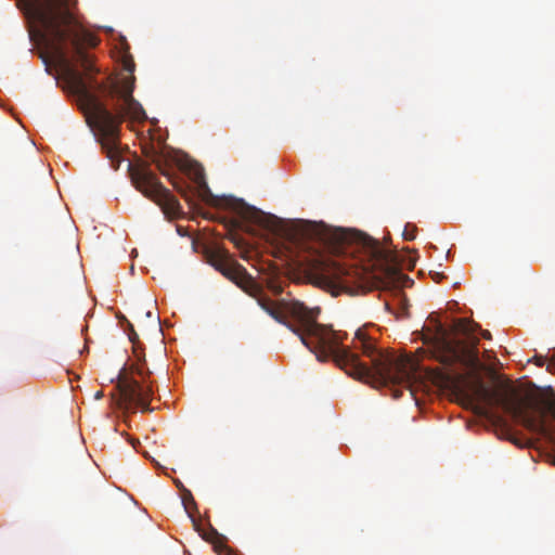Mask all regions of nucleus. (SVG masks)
Wrapping results in <instances>:
<instances>
[{"instance_id":"1","label":"nucleus","mask_w":555,"mask_h":555,"mask_svg":"<svg viewBox=\"0 0 555 555\" xmlns=\"http://www.w3.org/2000/svg\"><path fill=\"white\" fill-rule=\"evenodd\" d=\"M28 16L37 23V36L60 64L69 91L77 95L87 111L89 125L102 151L117 170L122 162L120 151L121 124L145 121L142 105L133 98L134 77H126L109 87V106L92 92L93 75L98 73L83 46L95 47L99 39L77 25L70 12L72 0H18Z\"/></svg>"},{"instance_id":"2","label":"nucleus","mask_w":555,"mask_h":555,"mask_svg":"<svg viewBox=\"0 0 555 555\" xmlns=\"http://www.w3.org/2000/svg\"><path fill=\"white\" fill-rule=\"evenodd\" d=\"M208 262L253 297L272 319L296 334L319 361L332 358L348 375L358 379L370 377L374 372L384 384L403 385L409 389L420 378L421 366L416 359L384 353L362 330H358L353 349L361 350L371 360L370 367L359 359L356 351L343 345L345 335L317 322L319 308L310 309L298 300H272L262 286L228 253L211 251Z\"/></svg>"},{"instance_id":"3","label":"nucleus","mask_w":555,"mask_h":555,"mask_svg":"<svg viewBox=\"0 0 555 555\" xmlns=\"http://www.w3.org/2000/svg\"><path fill=\"white\" fill-rule=\"evenodd\" d=\"M299 234L305 240L319 242L332 254L346 256L343 260L319 256L311 263V272L319 284L334 296L357 295L386 286L401 274L396 254L361 232L305 222Z\"/></svg>"},{"instance_id":"4","label":"nucleus","mask_w":555,"mask_h":555,"mask_svg":"<svg viewBox=\"0 0 555 555\" xmlns=\"http://www.w3.org/2000/svg\"><path fill=\"white\" fill-rule=\"evenodd\" d=\"M473 396L487 408L503 409L531 433L554 439V428L547 424L545 416L550 415L555 421V399L539 401L529 396H521L508 384L492 389L480 378L473 383Z\"/></svg>"},{"instance_id":"5","label":"nucleus","mask_w":555,"mask_h":555,"mask_svg":"<svg viewBox=\"0 0 555 555\" xmlns=\"http://www.w3.org/2000/svg\"><path fill=\"white\" fill-rule=\"evenodd\" d=\"M478 327V324L467 319L455 320L453 331L463 336L457 338L451 337L448 331L438 324L429 347L430 356L444 366L460 364L472 374H477L483 367L478 354L479 338L474 334Z\"/></svg>"},{"instance_id":"6","label":"nucleus","mask_w":555,"mask_h":555,"mask_svg":"<svg viewBox=\"0 0 555 555\" xmlns=\"http://www.w3.org/2000/svg\"><path fill=\"white\" fill-rule=\"evenodd\" d=\"M197 183L199 195L206 203L215 206H224L231 209L242 221L259 225L272 233L278 234L281 231V220L278 217L266 214L254 206H249L242 199L233 197L219 199L215 197L210 193L203 176L198 177Z\"/></svg>"},{"instance_id":"7","label":"nucleus","mask_w":555,"mask_h":555,"mask_svg":"<svg viewBox=\"0 0 555 555\" xmlns=\"http://www.w3.org/2000/svg\"><path fill=\"white\" fill-rule=\"evenodd\" d=\"M130 176L135 189L145 197L155 202L168 218H176L180 212L178 199L157 179L156 175L147 167L132 168L129 164Z\"/></svg>"},{"instance_id":"8","label":"nucleus","mask_w":555,"mask_h":555,"mask_svg":"<svg viewBox=\"0 0 555 555\" xmlns=\"http://www.w3.org/2000/svg\"><path fill=\"white\" fill-rule=\"evenodd\" d=\"M139 375L142 377V382L127 374H119L117 388L127 409L140 408L142 412L152 411L153 409L150 406L153 396L152 386L145 382L141 371H139Z\"/></svg>"},{"instance_id":"9","label":"nucleus","mask_w":555,"mask_h":555,"mask_svg":"<svg viewBox=\"0 0 555 555\" xmlns=\"http://www.w3.org/2000/svg\"><path fill=\"white\" fill-rule=\"evenodd\" d=\"M193 524H194L196 530L199 532V535L202 537V539L211 543L214 546V551L218 555H223L225 550L229 548V546H227L223 542V537L220 535L218 533V531L216 529H214L212 527H209V529H207V530H204V529L202 530V529H199L198 525L194 520H193Z\"/></svg>"},{"instance_id":"10","label":"nucleus","mask_w":555,"mask_h":555,"mask_svg":"<svg viewBox=\"0 0 555 555\" xmlns=\"http://www.w3.org/2000/svg\"><path fill=\"white\" fill-rule=\"evenodd\" d=\"M533 361L538 366H543L544 363L547 361V371L553 372L555 370V351L547 357L535 356L533 358Z\"/></svg>"},{"instance_id":"11","label":"nucleus","mask_w":555,"mask_h":555,"mask_svg":"<svg viewBox=\"0 0 555 555\" xmlns=\"http://www.w3.org/2000/svg\"><path fill=\"white\" fill-rule=\"evenodd\" d=\"M417 228L415 224L406 223L402 232V236L405 241H413L416 237Z\"/></svg>"},{"instance_id":"12","label":"nucleus","mask_w":555,"mask_h":555,"mask_svg":"<svg viewBox=\"0 0 555 555\" xmlns=\"http://www.w3.org/2000/svg\"><path fill=\"white\" fill-rule=\"evenodd\" d=\"M267 287L274 296H280L283 293V286L274 280H269Z\"/></svg>"},{"instance_id":"13","label":"nucleus","mask_w":555,"mask_h":555,"mask_svg":"<svg viewBox=\"0 0 555 555\" xmlns=\"http://www.w3.org/2000/svg\"><path fill=\"white\" fill-rule=\"evenodd\" d=\"M152 162L156 165V167L164 176H168L167 171L163 167V160L158 155L153 156Z\"/></svg>"},{"instance_id":"14","label":"nucleus","mask_w":555,"mask_h":555,"mask_svg":"<svg viewBox=\"0 0 555 555\" xmlns=\"http://www.w3.org/2000/svg\"><path fill=\"white\" fill-rule=\"evenodd\" d=\"M182 501H183V504H184V507L186 511H189V506H188L189 503L195 504L194 499L190 491H186V493L183 495Z\"/></svg>"},{"instance_id":"15","label":"nucleus","mask_w":555,"mask_h":555,"mask_svg":"<svg viewBox=\"0 0 555 555\" xmlns=\"http://www.w3.org/2000/svg\"><path fill=\"white\" fill-rule=\"evenodd\" d=\"M124 67L127 72L132 73L134 70V62L131 59L124 61Z\"/></svg>"},{"instance_id":"16","label":"nucleus","mask_w":555,"mask_h":555,"mask_svg":"<svg viewBox=\"0 0 555 555\" xmlns=\"http://www.w3.org/2000/svg\"><path fill=\"white\" fill-rule=\"evenodd\" d=\"M232 241L234 242V244L238 247V248H243L244 245H245V242L243 238H238V237H233Z\"/></svg>"},{"instance_id":"17","label":"nucleus","mask_w":555,"mask_h":555,"mask_svg":"<svg viewBox=\"0 0 555 555\" xmlns=\"http://www.w3.org/2000/svg\"><path fill=\"white\" fill-rule=\"evenodd\" d=\"M130 328H131V333L129 334V339L131 341H134V339L137 338V334L134 333L132 325H130Z\"/></svg>"},{"instance_id":"18","label":"nucleus","mask_w":555,"mask_h":555,"mask_svg":"<svg viewBox=\"0 0 555 555\" xmlns=\"http://www.w3.org/2000/svg\"><path fill=\"white\" fill-rule=\"evenodd\" d=\"M481 336L485 338V339H490L491 338V333L489 331H482L481 332Z\"/></svg>"},{"instance_id":"19","label":"nucleus","mask_w":555,"mask_h":555,"mask_svg":"<svg viewBox=\"0 0 555 555\" xmlns=\"http://www.w3.org/2000/svg\"><path fill=\"white\" fill-rule=\"evenodd\" d=\"M102 397H103V392H102V391H98V392H95V395H94V398H95L96 400L101 399Z\"/></svg>"},{"instance_id":"20","label":"nucleus","mask_w":555,"mask_h":555,"mask_svg":"<svg viewBox=\"0 0 555 555\" xmlns=\"http://www.w3.org/2000/svg\"><path fill=\"white\" fill-rule=\"evenodd\" d=\"M173 185L178 190V192H180L182 195H185L184 192L181 189H179L176 184H173Z\"/></svg>"},{"instance_id":"21","label":"nucleus","mask_w":555,"mask_h":555,"mask_svg":"<svg viewBox=\"0 0 555 555\" xmlns=\"http://www.w3.org/2000/svg\"><path fill=\"white\" fill-rule=\"evenodd\" d=\"M130 442H131L132 447L135 448V441L132 439Z\"/></svg>"}]
</instances>
